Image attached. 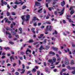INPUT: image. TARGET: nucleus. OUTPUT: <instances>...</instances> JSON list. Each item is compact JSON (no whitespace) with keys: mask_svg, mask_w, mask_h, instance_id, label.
I'll list each match as a JSON object with an SVG mask.
<instances>
[{"mask_svg":"<svg viewBox=\"0 0 75 75\" xmlns=\"http://www.w3.org/2000/svg\"><path fill=\"white\" fill-rule=\"evenodd\" d=\"M25 16H23L21 17V18L23 20V21L22 22V25H24V22L25 21H28L29 18H30V16L29 15H27L26 17V20L25 19V18H24Z\"/></svg>","mask_w":75,"mask_h":75,"instance_id":"1","label":"nucleus"},{"mask_svg":"<svg viewBox=\"0 0 75 75\" xmlns=\"http://www.w3.org/2000/svg\"><path fill=\"white\" fill-rule=\"evenodd\" d=\"M49 25H47L46 28V31H52V27H51V25L49 26Z\"/></svg>","mask_w":75,"mask_h":75,"instance_id":"2","label":"nucleus"},{"mask_svg":"<svg viewBox=\"0 0 75 75\" xmlns=\"http://www.w3.org/2000/svg\"><path fill=\"white\" fill-rule=\"evenodd\" d=\"M67 68L69 70H71V69H73V70H75V67H71L69 66H68L67 67Z\"/></svg>","mask_w":75,"mask_h":75,"instance_id":"3","label":"nucleus"},{"mask_svg":"<svg viewBox=\"0 0 75 75\" xmlns=\"http://www.w3.org/2000/svg\"><path fill=\"white\" fill-rule=\"evenodd\" d=\"M40 6V3L36 1L35 2V6Z\"/></svg>","mask_w":75,"mask_h":75,"instance_id":"4","label":"nucleus"},{"mask_svg":"<svg viewBox=\"0 0 75 75\" xmlns=\"http://www.w3.org/2000/svg\"><path fill=\"white\" fill-rule=\"evenodd\" d=\"M23 71L21 72V74H24L25 72V70L24 69H22L21 70L20 68H18V70L17 71Z\"/></svg>","mask_w":75,"mask_h":75,"instance_id":"5","label":"nucleus"},{"mask_svg":"<svg viewBox=\"0 0 75 75\" xmlns=\"http://www.w3.org/2000/svg\"><path fill=\"white\" fill-rule=\"evenodd\" d=\"M64 10H65V8H63L62 10V11L61 12H58V13H59V14H60V13H61L60 14V16H61V15H62V14H63L64 13Z\"/></svg>","mask_w":75,"mask_h":75,"instance_id":"6","label":"nucleus"},{"mask_svg":"<svg viewBox=\"0 0 75 75\" xmlns=\"http://www.w3.org/2000/svg\"><path fill=\"white\" fill-rule=\"evenodd\" d=\"M36 20H37V21H39V19L38 18H37L36 17L34 16L33 18L32 19V21H36Z\"/></svg>","mask_w":75,"mask_h":75,"instance_id":"7","label":"nucleus"},{"mask_svg":"<svg viewBox=\"0 0 75 75\" xmlns=\"http://www.w3.org/2000/svg\"><path fill=\"white\" fill-rule=\"evenodd\" d=\"M52 49H53V50L56 52L58 51V48L55 47H52Z\"/></svg>","mask_w":75,"mask_h":75,"instance_id":"8","label":"nucleus"},{"mask_svg":"<svg viewBox=\"0 0 75 75\" xmlns=\"http://www.w3.org/2000/svg\"><path fill=\"white\" fill-rule=\"evenodd\" d=\"M60 4L62 7H64V5L65 4V2L63 0V2H61Z\"/></svg>","mask_w":75,"mask_h":75,"instance_id":"9","label":"nucleus"},{"mask_svg":"<svg viewBox=\"0 0 75 75\" xmlns=\"http://www.w3.org/2000/svg\"><path fill=\"white\" fill-rule=\"evenodd\" d=\"M11 33H12V35H16L17 34V33L14 31H11Z\"/></svg>","mask_w":75,"mask_h":75,"instance_id":"10","label":"nucleus"},{"mask_svg":"<svg viewBox=\"0 0 75 75\" xmlns=\"http://www.w3.org/2000/svg\"><path fill=\"white\" fill-rule=\"evenodd\" d=\"M31 52V50H28V49H27V50L26 51V54L28 55V53H27V52Z\"/></svg>","mask_w":75,"mask_h":75,"instance_id":"11","label":"nucleus"},{"mask_svg":"<svg viewBox=\"0 0 75 75\" xmlns=\"http://www.w3.org/2000/svg\"><path fill=\"white\" fill-rule=\"evenodd\" d=\"M51 16V15L50 14V13H48V15H47L46 18V19H48L49 18H50V17Z\"/></svg>","mask_w":75,"mask_h":75,"instance_id":"12","label":"nucleus"},{"mask_svg":"<svg viewBox=\"0 0 75 75\" xmlns=\"http://www.w3.org/2000/svg\"><path fill=\"white\" fill-rule=\"evenodd\" d=\"M52 35H54V34H55L56 35H57L58 34V32L56 30H54V32L52 33Z\"/></svg>","mask_w":75,"mask_h":75,"instance_id":"13","label":"nucleus"},{"mask_svg":"<svg viewBox=\"0 0 75 75\" xmlns=\"http://www.w3.org/2000/svg\"><path fill=\"white\" fill-rule=\"evenodd\" d=\"M64 64L65 65H69V61H65Z\"/></svg>","mask_w":75,"mask_h":75,"instance_id":"14","label":"nucleus"},{"mask_svg":"<svg viewBox=\"0 0 75 75\" xmlns=\"http://www.w3.org/2000/svg\"><path fill=\"white\" fill-rule=\"evenodd\" d=\"M50 48V47L49 46H46L45 49L46 50H48Z\"/></svg>","mask_w":75,"mask_h":75,"instance_id":"15","label":"nucleus"},{"mask_svg":"<svg viewBox=\"0 0 75 75\" xmlns=\"http://www.w3.org/2000/svg\"><path fill=\"white\" fill-rule=\"evenodd\" d=\"M42 8H41L40 10H38V12L39 13H42Z\"/></svg>","mask_w":75,"mask_h":75,"instance_id":"16","label":"nucleus"},{"mask_svg":"<svg viewBox=\"0 0 75 75\" xmlns=\"http://www.w3.org/2000/svg\"><path fill=\"white\" fill-rule=\"evenodd\" d=\"M39 50H44V48H43V46H42V45H41L40 48H39Z\"/></svg>","mask_w":75,"mask_h":75,"instance_id":"17","label":"nucleus"},{"mask_svg":"<svg viewBox=\"0 0 75 75\" xmlns=\"http://www.w3.org/2000/svg\"><path fill=\"white\" fill-rule=\"evenodd\" d=\"M49 54H52V55H55V53L54 52L52 51H50L49 52Z\"/></svg>","mask_w":75,"mask_h":75,"instance_id":"18","label":"nucleus"},{"mask_svg":"<svg viewBox=\"0 0 75 75\" xmlns=\"http://www.w3.org/2000/svg\"><path fill=\"white\" fill-rule=\"evenodd\" d=\"M22 3V1L18 2H17V1H16L15 2V4H16L18 5V4H20V3Z\"/></svg>","mask_w":75,"mask_h":75,"instance_id":"19","label":"nucleus"},{"mask_svg":"<svg viewBox=\"0 0 75 75\" xmlns=\"http://www.w3.org/2000/svg\"><path fill=\"white\" fill-rule=\"evenodd\" d=\"M44 36V34H41L40 35V36H38V38H41Z\"/></svg>","mask_w":75,"mask_h":75,"instance_id":"20","label":"nucleus"},{"mask_svg":"<svg viewBox=\"0 0 75 75\" xmlns=\"http://www.w3.org/2000/svg\"><path fill=\"white\" fill-rule=\"evenodd\" d=\"M74 60H71V65H74Z\"/></svg>","mask_w":75,"mask_h":75,"instance_id":"21","label":"nucleus"},{"mask_svg":"<svg viewBox=\"0 0 75 75\" xmlns=\"http://www.w3.org/2000/svg\"><path fill=\"white\" fill-rule=\"evenodd\" d=\"M19 30L20 31L19 33L20 34H21V33H22V28H19Z\"/></svg>","mask_w":75,"mask_h":75,"instance_id":"22","label":"nucleus"},{"mask_svg":"<svg viewBox=\"0 0 75 75\" xmlns=\"http://www.w3.org/2000/svg\"><path fill=\"white\" fill-rule=\"evenodd\" d=\"M51 1H52V0H46V2H47L48 3H50Z\"/></svg>","mask_w":75,"mask_h":75,"instance_id":"23","label":"nucleus"},{"mask_svg":"<svg viewBox=\"0 0 75 75\" xmlns=\"http://www.w3.org/2000/svg\"><path fill=\"white\" fill-rule=\"evenodd\" d=\"M17 6L16 5H15L14 6H12L13 8H14V9H16V8H17Z\"/></svg>","mask_w":75,"mask_h":75,"instance_id":"24","label":"nucleus"},{"mask_svg":"<svg viewBox=\"0 0 75 75\" xmlns=\"http://www.w3.org/2000/svg\"><path fill=\"white\" fill-rule=\"evenodd\" d=\"M47 39H45L44 40V41H43V44H46V42H47Z\"/></svg>","mask_w":75,"mask_h":75,"instance_id":"25","label":"nucleus"},{"mask_svg":"<svg viewBox=\"0 0 75 75\" xmlns=\"http://www.w3.org/2000/svg\"><path fill=\"white\" fill-rule=\"evenodd\" d=\"M28 42L29 43H31V42H34V41L32 40H30L28 41Z\"/></svg>","mask_w":75,"mask_h":75,"instance_id":"26","label":"nucleus"},{"mask_svg":"<svg viewBox=\"0 0 75 75\" xmlns=\"http://www.w3.org/2000/svg\"><path fill=\"white\" fill-rule=\"evenodd\" d=\"M38 44V42H34L33 43V45H36V44Z\"/></svg>","mask_w":75,"mask_h":75,"instance_id":"27","label":"nucleus"},{"mask_svg":"<svg viewBox=\"0 0 75 75\" xmlns=\"http://www.w3.org/2000/svg\"><path fill=\"white\" fill-rule=\"evenodd\" d=\"M74 10H72L71 12H70V14L71 15H72L73 14H74Z\"/></svg>","mask_w":75,"mask_h":75,"instance_id":"28","label":"nucleus"},{"mask_svg":"<svg viewBox=\"0 0 75 75\" xmlns=\"http://www.w3.org/2000/svg\"><path fill=\"white\" fill-rule=\"evenodd\" d=\"M4 50H10V47H7L4 48Z\"/></svg>","mask_w":75,"mask_h":75,"instance_id":"29","label":"nucleus"},{"mask_svg":"<svg viewBox=\"0 0 75 75\" xmlns=\"http://www.w3.org/2000/svg\"><path fill=\"white\" fill-rule=\"evenodd\" d=\"M71 45H72V47H74V48H75V44H74V43H71Z\"/></svg>","mask_w":75,"mask_h":75,"instance_id":"30","label":"nucleus"},{"mask_svg":"<svg viewBox=\"0 0 75 75\" xmlns=\"http://www.w3.org/2000/svg\"><path fill=\"white\" fill-rule=\"evenodd\" d=\"M72 6H71L70 8V9H69V11H71V10H74V9L72 8Z\"/></svg>","mask_w":75,"mask_h":75,"instance_id":"31","label":"nucleus"},{"mask_svg":"<svg viewBox=\"0 0 75 75\" xmlns=\"http://www.w3.org/2000/svg\"><path fill=\"white\" fill-rule=\"evenodd\" d=\"M7 16H10V13L8 12V11H7Z\"/></svg>","mask_w":75,"mask_h":75,"instance_id":"32","label":"nucleus"},{"mask_svg":"<svg viewBox=\"0 0 75 75\" xmlns=\"http://www.w3.org/2000/svg\"><path fill=\"white\" fill-rule=\"evenodd\" d=\"M9 43L12 44V45L14 44V42H13L10 41L9 42Z\"/></svg>","mask_w":75,"mask_h":75,"instance_id":"33","label":"nucleus"},{"mask_svg":"<svg viewBox=\"0 0 75 75\" xmlns=\"http://www.w3.org/2000/svg\"><path fill=\"white\" fill-rule=\"evenodd\" d=\"M11 14H12V16H15V15H16V13L14 12H11Z\"/></svg>","mask_w":75,"mask_h":75,"instance_id":"34","label":"nucleus"},{"mask_svg":"<svg viewBox=\"0 0 75 75\" xmlns=\"http://www.w3.org/2000/svg\"><path fill=\"white\" fill-rule=\"evenodd\" d=\"M46 23L47 24H51V23L48 21H46Z\"/></svg>","mask_w":75,"mask_h":75,"instance_id":"35","label":"nucleus"},{"mask_svg":"<svg viewBox=\"0 0 75 75\" xmlns=\"http://www.w3.org/2000/svg\"><path fill=\"white\" fill-rule=\"evenodd\" d=\"M15 74L16 75H19V73L18 72H16L15 73Z\"/></svg>","mask_w":75,"mask_h":75,"instance_id":"36","label":"nucleus"},{"mask_svg":"<svg viewBox=\"0 0 75 75\" xmlns=\"http://www.w3.org/2000/svg\"><path fill=\"white\" fill-rule=\"evenodd\" d=\"M37 75H40V71H37Z\"/></svg>","mask_w":75,"mask_h":75,"instance_id":"37","label":"nucleus"},{"mask_svg":"<svg viewBox=\"0 0 75 75\" xmlns=\"http://www.w3.org/2000/svg\"><path fill=\"white\" fill-rule=\"evenodd\" d=\"M54 14H55V15H57V11H54Z\"/></svg>","mask_w":75,"mask_h":75,"instance_id":"38","label":"nucleus"},{"mask_svg":"<svg viewBox=\"0 0 75 75\" xmlns=\"http://www.w3.org/2000/svg\"><path fill=\"white\" fill-rule=\"evenodd\" d=\"M26 7H27V6H25V5H24L23 6L22 9H23V10H24V9L25 8H26Z\"/></svg>","mask_w":75,"mask_h":75,"instance_id":"39","label":"nucleus"},{"mask_svg":"<svg viewBox=\"0 0 75 75\" xmlns=\"http://www.w3.org/2000/svg\"><path fill=\"white\" fill-rule=\"evenodd\" d=\"M6 33L7 35V34H8V35H11V34L10 33H9V32H7V31L6 32Z\"/></svg>","mask_w":75,"mask_h":75,"instance_id":"40","label":"nucleus"},{"mask_svg":"<svg viewBox=\"0 0 75 75\" xmlns=\"http://www.w3.org/2000/svg\"><path fill=\"white\" fill-rule=\"evenodd\" d=\"M33 25L34 26H37V22H35V23H33Z\"/></svg>","mask_w":75,"mask_h":75,"instance_id":"41","label":"nucleus"},{"mask_svg":"<svg viewBox=\"0 0 75 75\" xmlns=\"http://www.w3.org/2000/svg\"><path fill=\"white\" fill-rule=\"evenodd\" d=\"M42 29L43 28H45V26L44 25H42L40 27Z\"/></svg>","mask_w":75,"mask_h":75,"instance_id":"42","label":"nucleus"},{"mask_svg":"<svg viewBox=\"0 0 75 75\" xmlns=\"http://www.w3.org/2000/svg\"><path fill=\"white\" fill-rule=\"evenodd\" d=\"M4 20H5V23H7V21H7L8 19H7V18H4Z\"/></svg>","mask_w":75,"mask_h":75,"instance_id":"43","label":"nucleus"},{"mask_svg":"<svg viewBox=\"0 0 75 75\" xmlns=\"http://www.w3.org/2000/svg\"><path fill=\"white\" fill-rule=\"evenodd\" d=\"M21 55H24V52H20Z\"/></svg>","mask_w":75,"mask_h":75,"instance_id":"44","label":"nucleus"},{"mask_svg":"<svg viewBox=\"0 0 75 75\" xmlns=\"http://www.w3.org/2000/svg\"><path fill=\"white\" fill-rule=\"evenodd\" d=\"M36 70L34 68L32 70L33 72H36Z\"/></svg>","mask_w":75,"mask_h":75,"instance_id":"45","label":"nucleus"},{"mask_svg":"<svg viewBox=\"0 0 75 75\" xmlns=\"http://www.w3.org/2000/svg\"><path fill=\"white\" fill-rule=\"evenodd\" d=\"M69 20V22H71V23H74V22L73 21L71 20V19H69V20Z\"/></svg>","mask_w":75,"mask_h":75,"instance_id":"46","label":"nucleus"},{"mask_svg":"<svg viewBox=\"0 0 75 75\" xmlns=\"http://www.w3.org/2000/svg\"><path fill=\"white\" fill-rule=\"evenodd\" d=\"M22 68H23L22 69H24V68H25V66L24 65V64H22Z\"/></svg>","mask_w":75,"mask_h":75,"instance_id":"47","label":"nucleus"},{"mask_svg":"<svg viewBox=\"0 0 75 75\" xmlns=\"http://www.w3.org/2000/svg\"><path fill=\"white\" fill-rule=\"evenodd\" d=\"M48 62H50V63L52 62V60L51 59H50L48 60Z\"/></svg>","mask_w":75,"mask_h":75,"instance_id":"48","label":"nucleus"},{"mask_svg":"<svg viewBox=\"0 0 75 75\" xmlns=\"http://www.w3.org/2000/svg\"><path fill=\"white\" fill-rule=\"evenodd\" d=\"M28 45V44H23V47H25V46H26V45Z\"/></svg>","mask_w":75,"mask_h":75,"instance_id":"49","label":"nucleus"},{"mask_svg":"<svg viewBox=\"0 0 75 75\" xmlns=\"http://www.w3.org/2000/svg\"><path fill=\"white\" fill-rule=\"evenodd\" d=\"M56 60L57 59L55 58H54L53 59V60L54 61V62H56Z\"/></svg>","mask_w":75,"mask_h":75,"instance_id":"50","label":"nucleus"},{"mask_svg":"<svg viewBox=\"0 0 75 75\" xmlns=\"http://www.w3.org/2000/svg\"><path fill=\"white\" fill-rule=\"evenodd\" d=\"M65 61H69V60H68V58H67V57H65Z\"/></svg>","mask_w":75,"mask_h":75,"instance_id":"51","label":"nucleus"},{"mask_svg":"<svg viewBox=\"0 0 75 75\" xmlns=\"http://www.w3.org/2000/svg\"><path fill=\"white\" fill-rule=\"evenodd\" d=\"M3 4H5V5H7V3L5 1L4 2Z\"/></svg>","mask_w":75,"mask_h":75,"instance_id":"52","label":"nucleus"},{"mask_svg":"<svg viewBox=\"0 0 75 75\" xmlns=\"http://www.w3.org/2000/svg\"><path fill=\"white\" fill-rule=\"evenodd\" d=\"M66 17L67 20H69V18H68L69 17V15H67Z\"/></svg>","mask_w":75,"mask_h":75,"instance_id":"53","label":"nucleus"},{"mask_svg":"<svg viewBox=\"0 0 75 75\" xmlns=\"http://www.w3.org/2000/svg\"><path fill=\"white\" fill-rule=\"evenodd\" d=\"M7 7L8 8V9H10V6H9V5L8 4H7Z\"/></svg>","mask_w":75,"mask_h":75,"instance_id":"54","label":"nucleus"},{"mask_svg":"<svg viewBox=\"0 0 75 75\" xmlns=\"http://www.w3.org/2000/svg\"><path fill=\"white\" fill-rule=\"evenodd\" d=\"M11 28H13V24L12 23L11 24Z\"/></svg>","mask_w":75,"mask_h":75,"instance_id":"55","label":"nucleus"},{"mask_svg":"<svg viewBox=\"0 0 75 75\" xmlns=\"http://www.w3.org/2000/svg\"><path fill=\"white\" fill-rule=\"evenodd\" d=\"M31 71H28L27 73V75H28V74H30V73H31Z\"/></svg>","mask_w":75,"mask_h":75,"instance_id":"56","label":"nucleus"},{"mask_svg":"<svg viewBox=\"0 0 75 75\" xmlns=\"http://www.w3.org/2000/svg\"><path fill=\"white\" fill-rule=\"evenodd\" d=\"M31 30L32 31H34V30H35V28H32L31 29Z\"/></svg>","mask_w":75,"mask_h":75,"instance_id":"57","label":"nucleus"},{"mask_svg":"<svg viewBox=\"0 0 75 75\" xmlns=\"http://www.w3.org/2000/svg\"><path fill=\"white\" fill-rule=\"evenodd\" d=\"M56 3H57V2H56L55 1H54L52 3V5H54V4H56Z\"/></svg>","mask_w":75,"mask_h":75,"instance_id":"58","label":"nucleus"},{"mask_svg":"<svg viewBox=\"0 0 75 75\" xmlns=\"http://www.w3.org/2000/svg\"><path fill=\"white\" fill-rule=\"evenodd\" d=\"M63 74L64 75H69L68 73H67V74H66L65 73H63Z\"/></svg>","mask_w":75,"mask_h":75,"instance_id":"59","label":"nucleus"},{"mask_svg":"<svg viewBox=\"0 0 75 75\" xmlns=\"http://www.w3.org/2000/svg\"><path fill=\"white\" fill-rule=\"evenodd\" d=\"M71 73L73 74H75V70H74L73 71H72Z\"/></svg>","mask_w":75,"mask_h":75,"instance_id":"60","label":"nucleus"},{"mask_svg":"<svg viewBox=\"0 0 75 75\" xmlns=\"http://www.w3.org/2000/svg\"><path fill=\"white\" fill-rule=\"evenodd\" d=\"M63 22L64 24H65L66 23V21H65V20H63Z\"/></svg>","mask_w":75,"mask_h":75,"instance_id":"61","label":"nucleus"},{"mask_svg":"<svg viewBox=\"0 0 75 75\" xmlns=\"http://www.w3.org/2000/svg\"><path fill=\"white\" fill-rule=\"evenodd\" d=\"M41 25V23H38V26H40V25Z\"/></svg>","mask_w":75,"mask_h":75,"instance_id":"62","label":"nucleus"},{"mask_svg":"<svg viewBox=\"0 0 75 75\" xmlns=\"http://www.w3.org/2000/svg\"><path fill=\"white\" fill-rule=\"evenodd\" d=\"M9 38H12V36L11 35H9L8 36Z\"/></svg>","mask_w":75,"mask_h":75,"instance_id":"63","label":"nucleus"},{"mask_svg":"<svg viewBox=\"0 0 75 75\" xmlns=\"http://www.w3.org/2000/svg\"><path fill=\"white\" fill-rule=\"evenodd\" d=\"M16 63H14L13 64V67H15L16 65Z\"/></svg>","mask_w":75,"mask_h":75,"instance_id":"64","label":"nucleus"}]
</instances>
